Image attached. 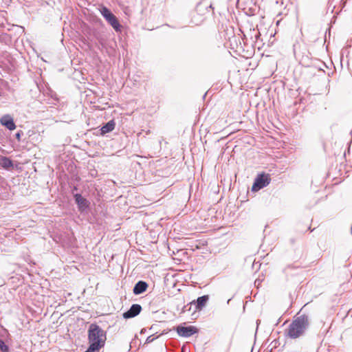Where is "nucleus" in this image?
I'll return each mask as SVG.
<instances>
[{
	"label": "nucleus",
	"instance_id": "f257e3e1",
	"mask_svg": "<svg viewBox=\"0 0 352 352\" xmlns=\"http://www.w3.org/2000/svg\"><path fill=\"white\" fill-rule=\"evenodd\" d=\"M309 326L308 316L302 314L297 316L289 325L287 336L292 339L303 336Z\"/></svg>",
	"mask_w": 352,
	"mask_h": 352
},
{
	"label": "nucleus",
	"instance_id": "f03ea898",
	"mask_svg": "<svg viewBox=\"0 0 352 352\" xmlns=\"http://www.w3.org/2000/svg\"><path fill=\"white\" fill-rule=\"evenodd\" d=\"M88 340L90 344L89 346H97V351H98L104 346L106 333L99 325L92 323L89 325L88 329Z\"/></svg>",
	"mask_w": 352,
	"mask_h": 352
},
{
	"label": "nucleus",
	"instance_id": "7ed1b4c3",
	"mask_svg": "<svg viewBox=\"0 0 352 352\" xmlns=\"http://www.w3.org/2000/svg\"><path fill=\"white\" fill-rule=\"evenodd\" d=\"M100 14L105 19V20L113 27L116 32L121 30V25L119 23L116 16L111 12V11L105 6H102L100 10Z\"/></svg>",
	"mask_w": 352,
	"mask_h": 352
},
{
	"label": "nucleus",
	"instance_id": "20e7f679",
	"mask_svg": "<svg viewBox=\"0 0 352 352\" xmlns=\"http://www.w3.org/2000/svg\"><path fill=\"white\" fill-rule=\"evenodd\" d=\"M271 177L269 174L260 173L254 179V184L252 186V191L256 192L270 184Z\"/></svg>",
	"mask_w": 352,
	"mask_h": 352
},
{
	"label": "nucleus",
	"instance_id": "39448f33",
	"mask_svg": "<svg viewBox=\"0 0 352 352\" xmlns=\"http://www.w3.org/2000/svg\"><path fill=\"white\" fill-rule=\"evenodd\" d=\"M176 331L179 336L188 338L197 333L198 329L194 326L184 327L182 325H179L176 327Z\"/></svg>",
	"mask_w": 352,
	"mask_h": 352
},
{
	"label": "nucleus",
	"instance_id": "423d86ee",
	"mask_svg": "<svg viewBox=\"0 0 352 352\" xmlns=\"http://www.w3.org/2000/svg\"><path fill=\"white\" fill-rule=\"evenodd\" d=\"M75 202L77 204L78 209L80 212L86 211L89 206L88 200L84 198L81 194L76 193L74 195Z\"/></svg>",
	"mask_w": 352,
	"mask_h": 352
},
{
	"label": "nucleus",
	"instance_id": "0eeeda50",
	"mask_svg": "<svg viewBox=\"0 0 352 352\" xmlns=\"http://www.w3.org/2000/svg\"><path fill=\"white\" fill-rule=\"evenodd\" d=\"M0 124L10 131H13L16 127L12 116L10 114H5L1 116L0 118Z\"/></svg>",
	"mask_w": 352,
	"mask_h": 352
},
{
	"label": "nucleus",
	"instance_id": "6e6552de",
	"mask_svg": "<svg viewBox=\"0 0 352 352\" xmlns=\"http://www.w3.org/2000/svg\"><path fill=\"white\" fill-rule=\"evenodd\" d=\"M142 311V307L139 304H133L129 309L123 314V318L125 319L132 318L137 316Z\"/></svg>",
	"mask_w": 352,
	"mask_h": 352
},
{
	"label": "nucleus",
	"instance_id": "1a4fd4ad",
	"mask_svg": "<svg viewBox=\"0 0 352 352\" xmlns=\"http://www.w3.org/2000/svg\"><path fill=\"white\" fill-rule=\"evenodd\" d=\"M209 300L208 295H204L202 296L198 297L197 300H192L189 303V305L195 306L196 310H201L206 305L207 302Z\"/></svg>",
	"mask_w": 352,
	"mask_h": 352
},
{
	"label": "nucleus",
	"instance_id": "9d476101",
	"mask_svg": "<svg viewBox=\"0 0 352 352\" xmlns=\"http://www.w3.org/2000/svg\"><path fill=\"white\" fill-rule=\"evenodd\" d=\"M148 284L144 280L138 281L133 289V292L135 295H140L146 292L148 288Z\"/></svg>",
	"mask_w": 352,
	"mask_h": 352
},
{
	"label": "nucleus",
	"instance_id": "9b49d317",
	"mask_svg": "<svg viewBox=\"0 0 352 352\" xmlns=\"http://www.w3.org/2000/svg\"><path fill=\"white\" fill-rule=\"evenodd\" d=\"M115 126L116 122L114 121V120H109L101 127L100 134L102 135H104L106 133L111 132L114 129Z\"/></svg>",
	"mask_w": 352,
	"mask_h": 352
},
{
	"label": "nucleus",
	"instance_id": "f8f14e48",
	"mask_svg": "<svg viewBox=\"0 0 352 352\" xmlns=\"http://www.w3.org/2000/svg\"><path fill=\"white\" fill-rule=\"evenodd\" d=\"M0 166L3 168L8 169L13 166V162L8 157H1L0 158Z\"/></svg>",
	"mask_w": 352,
	"mask_h": 352
},
{
	"label": "nucleus",
	"instance_id": "ddd939ff",
	"mask_svg": "<svg viewBox=\"0 0 352 352\" xmlns=\"http://www.w3.org/2000/svg\"><path fill=\"white\" fill-rule=\"evenodd\" d=\"M0 351L2 352H9L8 346L6 344L2 339H0Z\"/></svg>",
	"mask_w": 352,
	"mask_h": 352
},
{
	"label": "nucleus",
	"instance_id": "4468645a",
	"mask_svg": "<svg viewBox=\"0 0 352 352\" xmlns=\"http://www.w3.org/2000/svg\"><path fill=\"white\" fill-rule=\"evenodd\" d=\"M23 135V131L20 130V131H18L16 134H15V138L16 139L20 142L21 141V135Z\"/></svg>",
	"mask_w": 352,
	"mask_h": 352
},
{
	"label": "nucleus",
	"instance_id": "2eb2a0df",
	"mask_svg": "<svg viewBox=\"0 0 352 352\" xmlns=\"http://www.w3.org/2000/svg\"><path fill=\"white\" fill-rule=\"evenodd\" d=\"M156 338H154L153 336H150L146 338V343H151Z\"/></svg>",
	"mask_w": 352,
	"mask_h": 352
},
{
	"label": "nucleus",
	"instance_id": "dca6fc26",
	"mask_svg": "<svg viewBox=\"0 0 352 352\" xmlns=\"http://www.w3.org/2000/svg\"><path fill=\"white\" fill-rule=\"evenodd\" d=\"M294 268H296V267L294 265H288L287 267H285L284 269V272H286L288 269H294Z\"/></svg>",
	"mask_w": 352,
	"mask_h": 352
},
{
	"label": "nucleus",
	"instance_id": "f3484780",
	"mask_svg": "<svg viewBox=\"0 0 352 352\" xmlns=\"http://www.w3.org/2000/svg\"><path fill=\"white\" fill-rule=\"evenodd\" d=\"M189 304H188L186 306H184L182 310V313H184L186 311V307L188 306Z\"/></svg>",
	"mask_w": 352,
	"mask_h": 352
},
{
	"label": "nucleus",
	"instance_id": "a211bd4d",
	"mask_svg": "<svg viewBox=\"0 0 352 352\" xmlns=\"http://www.w3.org/2000/svg\"><path fill=\"white\" fill-rule=\"evenodd\" d=\"M73 190H77V187L76 186H74Z\"/></svg>",
	"mask_w": 352,
	"mask_h": 352
},
{
	"label": "nucleus",
	"instance_id": "6ab92c4d",
	"mask_svg": "<svg viewBox=\"0 0 352 352\" xmlns=\"http://www.w3.org/2000/svg\"><path fill=\"white\" fill-rule=\"evenodd\" d=\"M209 8L213 9L212 4L210 5Z\"/></svg>",
	"mask_w": 352,
	"mask_h": 352
}]
</instances>
